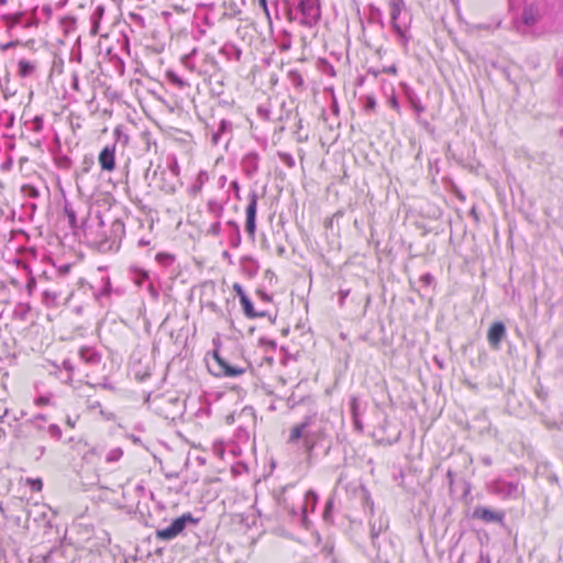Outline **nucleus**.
Masks as SVG:
<instances>
[{
  "label": "nucleus",
  "mask_w": 563,
  "mask_h": 563,
  "mask_svg": "<svg viewBox=\"0 0 563 563\" xmlns=\"http://www.w3.org/2000/svg\"><path fill=\"white\" fill-rule=\"evenodd\" d=\"M389 8L394 30L400 37H405L407 21L405 19L404 0H389Z\"/></svg>",
  "instance_id": "obj_1"
},
{
  "label": "nucleus",
  "mask_w": 563,
  "mask_h": 563,
  "mask_svg": "<svg viewBox=\"0 0 563 563\" xmlns=\"http://www.w3.org/2000/svg\"><path fill=\"white\" fill-rule=\"evenodd\" d=\"M190 519V516H181L175 519L168 527L157 531V538L161 540H170L177 537L186 526V522Z\"/></svg>",
  "instance_id": "obj_2"
},
{
  "label": "nucleus",
  "mask_w": 563,
  "mask_h": 563,
  "mask_svg": "<svg viewBox=\"0 0 563 563\" xmlns=\"http://www.w3.org/2000/svg\"><path fill=\"white\" fill-rule=\"evenodd\" d=\"M212 356L218 365V371L214 373L217 376L235 377L244 373V368L229 365L217 350L213 351Z\"/></svg>",
  "instance_id": "obj_3"
},
{
  "label": "nucleus",
  "mask_w": 563,
  "mask_h": 563,
  "mask_svg": "<svg viewBox=\"0 0 563 563\" xmlns=\"http://www.w3.org/2000/svg\"><path fill=\"white\" fill-rule=\"evenodd\" d=\"M299 9L310 22L320 18L319 0H299Z\"/></svg>",
  "instance_id": "obj_4"
},
{
  "label": "nucleus",
  "mask_w": 563,
  "mask_h": 563,
  "mask_svg": "<svg viewBox=\"0 0 563 563\" xmlns=\"http://www.w3.org/2000/svg\"><path fill=\"white\" fill-rule=\"evenodd\" d=\"M115 146H106L101 153L99 154V163L102 169L112 172L115 167V157H114Z\"/></svg>",
  "instance_id": "obj_5"
},
{
  "label": "nucleus",
  "mask_w": 563,
  "mask_h": 563,
  "mask_svg": "<svg viewBox=\"0 0 563 563\" xmlns=\"http://www.w3.org/2000/svg\"><path fill=\"white\" fill-rule=\"evenodd\" d=\"M506 334V329L503 322H494L487 333L488 342L492 346L498 347L503 338Z\"/></svg>",
  "instance_id": "obj_6"
},
{
  "label": "nucleus",
  "mask_w": 563,
  "mask_h": 563,
  "mask_svg": "<svg viewBox=\"0 0 563 563\" xmlns=\"http://www.w3.org/2000/svg\"><path fill=\"white\" fill-rule=\"evenodd\" d=\"M256 207H257L256 195H252L251 201L246 208V224H245L246 231L251 235H254L255 229H256V223H255Z\"/></svg>",
  "instance_id": "obj_7"
},
{
  "label": "nucleus",
  "mask_w": 563,
  "mask_h": 563,
  "mask_svg": "<svg viewBox=\"0 0 563 563\" xmlns=\"http://www.w3.org/2000/svg\"><path fill=\"white\" fill-rule=\"evenodd\" d=\"M539 19L540 14L537 8L532 5L525 8L522 12V21L527 26H533L539 21Z\"/></svg>",
  "instance_id": "obj_8"
},
{
  "label": "nucleus",
  "mask_w": 563,
  "mask_h": 563,
  "mask_svg": "<svg viewBox=\"0 0 563 563\" xmlns=\"http://www.w3.org/2000/svg\"><path fill=\"white\" fill-rule=\"evenodd\" d=\"M474 516L483 519L484 521H501L503 517L499 514H496L486 508H476L474 510Z\"/></svg>",
  "instance_id": "obj_9"
},
{
  "label": "nucleus",
  "mask_w": 563,
  "mask_h": 563,
  "mask_svg": "<svg viewBox=\"0 0 563 563\" xmlns=\"http://www.w3.org/2000/svg\"><path fill=\"white\" fill-rule=\"evenodd\" d=\"M308 426V421L302 422L301 424L295 426L289 435V441L295 442L299 440L303 435V431Z\"/></svg>",
  "instance_id": "obj_10"
},
{
  "label": "nucleus",
  "mask_w": 563,
  "mask_h": 563,
  "mask_svg": "<svg viewBox=\"0 0 563 563\" xmlns=\"http://www.w3.org/2000/svg\"><path fill=\"white\" fill-rule=\"evenodd\" d=\"M241 303L246 316L252 318L256 316L255 312L253 311V305L246 295H242Z\"/></svg>",
  "instance_id": "obj_11"
},
{
  "label": "nucleus",
  "mask_w": 563,
  "mask_h": 563,
  "mask_svg": "<svg viewBox=\"0 0 563 563\" xmlns=\"http://www.w3.org/2000/svg\"><path fill=\"white\" fill-rule=\"evenodd\" d=\"M123 455V451L122 449L120 448H114V449H111L107 455H106V460L107 462H117L119 461Z\"/></svg>",
  "instance_id": "obj_12"
},
{
  "label": "nucleus",
  "mask_w": 563,
  "mask_h": 563,
  "mask_svg": "<svg viewBox=\"0 0 563 563\" xmlns=\"http://www.w3.org/2000/svg\"><path fill=\"white\" fill-rule=\"evenodd\" d=\"M27 483L31 485L32 489L36 492L41 490L43 487L42 481L40 478L27 479Z\"/></svg>",
  "instance_id": "obj_13"
},
{
  "label": "nucleus",
  "mask_w": 563,
  "mask_h": 563,
  "mask_svg": "<svg viewBox=\"0 0 563 563\" xmlns=\"http://www.w3.org/2000/svg\"><path fill=\"white\" fill-rule=\"evenodd\" d=\"M233 289L236 291V294L240 296V299L242 298V295H245L243 291V288L239 284H234Z\"/></svg>",
  "instance_id": "obj_14"
},
{
  "label": "nucleus",
  "mask_w": 563,
  "mask_h": 563,
  "mask_svg": "<svg viewBox=\"0 0 563 563\" xmlns=\"http://www.w3.org/2000/svg\"><path fill=\"white\" fill-rule=\"evenodd\" d=\"M353 417L357 416V400L354 398L351 402Z\"/></svg>",
  "instance_id": "obj_15"
},
{
  "label": "nucleus",
  "mask_w": 563,
  "mask_h": 563,
  "mask_svg": "<svg viewBox=\"0 0 563 563\" xmlns=\"http://www.w3.org/2000/svg\"><path fill=\"white\" fill-rule=\"evenodd\" d=\"M170 170L174 175H178L179 174V166L177 164V162H174L170 166Z\"/></svg>",
  "instance_id": "obj_16"
},
{
  "label": "nucleus",
  "mask_w": 563,
  "mask_h": 563,
  "mask_svg": "<svg viewBox=\"0 0 563 563\" xmlns=\"http://www.w3.org/2000/svg\"><path fill=\"white\" fill-rule=\"evenodd\" d=\"M385 71L395 75L397 73V68H396V66H390V67L385 68Z\"/></svg>",
  "instance_id": "obj_17"
},
{
  "label": "nucleus",
  "mask_w": 563,
  "mask_h": 563,
  "mask_svg": "<svg viewBox=\"0 0 563 563\" xmlns=\"http://www.w3.org/2000/svg\"><path fill=\"white\" fill-rule=\"evenodd\" d=\"M37 402L41 404V405H46L48 402V399L44 398V397H41V398L37 399Z\"/></svg>",
  "instance_id": "obj_18"
},
{
  "label": "nucleus",
  "mask_w": 563,
  "mask_h": 563,
  "mask_svg": "<svg viewBox=\"0 0 563 563\" xmlns=\"http://www.w3.org/2000/svg\"><path fill=\"white\" fill-rule=\"evenodd\" d=\"M260 3L262 5V8L267 12V3H266V0H260Z\"/></svg>",
  "instance_id": "obj_19"
},
{
  "label": "nucleus",
  "mask_w": 563,
  "mask_h": 563,
  "mask_svg": "<svg viewBox=\"0 0 563 563\" xmlns=\"http://www.w3.org/2000/svg\"><path fill=\"white\" fill-rule=\"evenodd\" d=\"M390 103L394 108H396V109L398 108V102H397L396 98H391Z\"/></svg>",
  "instance_id": "obj_20"
},
{
  "label": "nucleus",
  "mask_w": 563,
  "mask_h": 563,
  "mask_svg": "<svg viewBox=\"0 0 563 563\" xmlns=\"http://www.w3.org/2000/svg\"><path fill=\"white\" fill-rule=\"evenodd\" d=\"M156 257H157V260L162 261L163 258H165V257H169V256H168L167 254L159 253V254H157V256H156Z\"/></svg>",
  "instance_id": "obj_21"
},
{
  "label": "nucleus",
  "mask_w": 563,
  "mask_h": 563,
  "mask_svg": "<svg viewBox=\"0 0 563 563\" xmlns=\"http://www.w3.org/2000/svg\"><path fill=\"white\" fill-rule=\"evenodd\" d=\"M368 108L373 109L375 107V101L373 99H368Z\"/></svg>",
  "instance_id": "obj_22"
},
{
  "label": "nucleus",
  "mask_w": 563,
  "mask_h": 563,
  "mask_svg": "<svg viewBox=\"0 0 563 563\" xmlns=\"http://www.w3.org/2000/svg\"><path fill=\"white\" fill-rule=\"evenodd\" d=\"M312 497L314 500L317 498L316 494L313 492H308L307 498Z\"/></svg>",
  "instance_id": "obj_23"
},
{
  "label": "nucleus",
  "mask_w": 563,
  "mask_h": 563,
  "mask_svg": "<svg viewBox=\"0 0 563 563\" xmlns=\"http://www.w3.org/2000/svg\"><path fill=\"white\" fill-rule=\"evenodd\" d=\"M140 244H142V245H148V244H150V242H148V241H146V240H141V241H140Z\"/></svg>",
  "instance_id": "obj_24"
},
{
  "label": "nucleus",
  "mask_w": 563,
  "mask_h": 563,
  "mask_svg": "<svg viewBox=\"0 0 563 563\" xmlns=\"http://www.w3.org/2000/svg\"><path fill=\"white\" fill-rule=\"evenodd\" d=\"M354 422H355V426H356L357 428H360V423H358V420H357V416H356V417H354Z\"/></svg>",
  "instance_id": "obj_25"
}]
</instances>
